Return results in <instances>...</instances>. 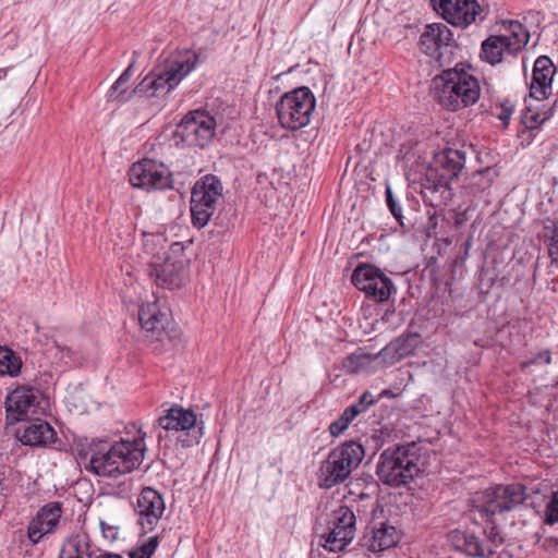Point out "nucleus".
I'll return each instance as SVG.
<instances>
[{"instance_id": "f257e3e1", "label": "nucleus", "mask_w": 558, "mask_h": 558, "mask_svg": "<svg viewBox=\"0 0 558 558\" xmlns=\"http://www.w3.org/2000/svg\"><path fill=\"white\" fill-rule=\"evenodd\" d=\"M197 61L198 56L194 51L178 52L167 59L162 70L148 73L131 92H129V82L133 65L130 64L109 88L106 95L107 102L121 106L133 96L146 98L166 96L195 69Z\"/></svg>"}, {"instance_id": "f03ea898", "label": "nucleus", "mask_w": 558, "mask_h": 558, "mask_svg": "<svg viewBox=\"0 0 558 558\" xmlns=\"http://www.w3.org/2000/svg\"><path fill=\"white\" fill-rule=\"evenodd\" d=\"M144 450L142 438H121L113 444L101 441V447L93 451L87 469L100 477L116 478L140 466Z\"/></svg>"}, {"instance_id": "7ed1b4c3", "label": "nucleus", "mask_w": 558, "mask_h": 558, "mask_svg": "<svg viewBox=\"0 0 558 558\" xmlns=\"http://www.w3.org/2000/svg\"><path fill=\"white\" fill-rule=\"evenodd\" d=\"M480 92L477 78L466 73L463 65L444 70L434 78V98L451 111L475 104Z\"/></svg>"}, {"instance_id": "20e7f679", "label": "nucleus", "mask_w": 558, "mask_h": 558, "mask_svg": "<svg viewBox=\"0 0 558 558\" xmlns=\"http://www.w3.org/2000/svg\"><path fill=\"white\" fill-rule=\"evenodd\" d=\"M364 456V447L354 440L344 441L332 448L318 468L319 487L329 489L345 482L359 468Z\"/></svg>"}, {"instance_id": "39448f33", "label": "nucleus", "mask_w": 558, "mask_h": 558, "mask_svg": "<svg viewBox=\"0 0 558 558\" xmlns=\"http://www.w3.org/2000/svg\"><path fill=\"white\" fill-rule=\"evenodd\" d=\"M418 460L414 444L388 447L379 456L376 474L385 485H407L420 473Z\"/></svg>"}, {"instance_id": "423d86ee", "label": "nucleus", "mask_w": 558, "mask_h": 558, "mask_svg": "<svg viewBox=\"0 0 558 558\" xmlns=\"http://www.w3.org/2000/svg\"><path fill=\"white\" fill-rule=\"evenodd\" d=\"M530 40V33L517 20H500L490 25V66L514 63Z\"/></svg>"}, {"instance_id": "0eeeda50", "label": "nucleus", "mask_w": 558, "mask_h": 558, "mask_svg": "<svg viewBox=\"0 0 558 558\" xmlns=\"http://www.w3.org/2000/svg\"><path fill=\"white\" fill-rule=\"evenodd\" d=\"M315 106V96L306 86L286 93L276 105L280 125L291 131L306 126L311 121Z\"/></svg>"}, {"instance_id": "6e6552de", "label": "nucleus", "mask_w": 558, "mask_h": 558, "mask_svg": "<svg viewBox=\"0 0 558 558\" xmlns=\"http://www.w3.org/2000/svg\"><path fill=\"white\" fill-rule=\"evenodd\" d=\"M159 416L158 426L166 436L173 437L184 448L197 445L203 437V422H197L194 411L180 405H172Z\"/></svg>"}, {"instance_id": "1a4fd4ad", "label": "nucleus", "mask_w": 558, "mask_h": 558, "mask_svg": "<svg viewBox=\"0 0 558 558\" xmlns=\"http://www.w3.org/2000/svg\"><path fill=\"white\" fill-rule=\"evenodd\" d=\"M420 50L444 68L453 61L457 44L451 29L444 23L427 24L420 36Z\"/></svg>"}, {"instance_id": "9d476101", "label": "nucleus", "mask_w": 558, "mask_h": 558, "mask_svg": "<svg viewBox=\"0 0 558 558\" xmlns=\"http://www.w3.org/2000/svg\"><path fill=\"white\" fill-rule=\"evenodd\" d=\"M354 287L376 303H384L397 293L392 280L374 265L361 264L351 276Z\"/></svg>"}, {"instance_id": "9b49d317", "label": "nucleus", "mask_w": 558, "mask_h": 558, "mask_svg": "<svg viewBox=\"0 0 558 558\" xmlns=\"http://www.w3.org/2000/svg\"><path fill=\"white\" fill-rule=\"evenodd\" d=\"M216 120L204 110L191 111L178 124L174 137L191 147L207 146L216 131Z\"/></svg>"}, {"instance_id": "f8f14e48", "label": "nucleus", "mask_w": 558, "mask_h": 558, "mask_svg": "<svg viewBox=\"0 0 558 558\" xmlns=\"http://www.w3.org/2000/svg\"><path fill=\"white\" fill-rule=\"evenodd\" d=\"M129 181L133 186L148 192L173 187L172 173L169 168L151 159H143L133 163L129 170Z\"/></svg>"}, {"instance_id": "ddd939ff", "label": "nucleus", "mask_w": 558, "mask_h": 558, "mask_svg": "<svg viewBox=\"0 0 558 558\" xmlns=\"http://www.w3.org/2000/svg\"><path fill=\"white\" fill-rule=\"evenodd\" d=\"M464 161V153L458 149L446 148L437 153L427 172V181H432L433 191H448L450 181L458 177ZM426 189H430V186H426Z\"/></svg>"}, {"instance_id": "4468645a", "label": "nucleus", "mask_w": 558, "mask_h": 558, "mask_svg": "<svg viewBox=\"0 0 558 558\" xmlns=\"http://www.w3.org/2000/svg\"><path fill=\"white\" fill-rule=\"evenodd\" d=\"M355 515L348 506H340L332 511L329 532L324 536V548L331 553L343 550L353 539Z\"/></svg>"}, {"instance_id": "2eb2a0df", "label": "nucleus", "mask_w": 558, "mask_h": 558, "mask_svg": "<svg viewBox=\"0 0 558 558\" xmlns=\"http://www.w3.org/2000/svg\"><path fill=\"white\" fill-rule=\"evenodd\" d=\"M147 274L157 286L169 290L180 288L185 279L183 262L172 259L168 252L153 256Z\"/></svg>"}, {"instance_id": "dca6fc26", "label": "nucleus", "mask_w": 558, "mask_h": 558, "mask_svg": "<svg viewBox=\"0 0 558 558\" xmlns=\"http://www.w3.org/2000/svg\"><path fill=\"white\" fill-rule=\"evenodd\" d=\"M410 352L405 351L404 354L399 353V351H377L374 354L365 351L353 352L347 357L343 366L351 373H375L395 364Z\"/></svg>"}, {"instance_id": "f3484780", "label": "nucleus", "mask_w": 558, "mask_h": 558, "mask_svg": "<svg viewBox=\"0 0 558 558\" xmlns=\"http://www.w3.org/2000/svg\"><path fill=\"white\" fill-rule=\"evenodd\" d=\"M434 11L453 26L466 27L480 11L476 0H430Z\"/></svg>"}, {"instance_id": "a211bd4d", "label": "nucleus", "mask_w": 558, "mask_h": 558, "mask_svg": "<svg viewBox=\"0 0 558 558\" xmlns=\"http://www.w3.org/2000/svg\"><path fill=\"white\" fill-rule=\"evenodd\" d=\"M166 509L165 500L159 492L151 487H145L140 493L135 513L137 523L144 532H151L158 525Z\"/></svg>"}, {"instance_id": "6ab92c4d", "label": "nucleus", "mask_w": 558, "mask_h": 558, "mask_svg": "<svg viewBox=\"0 0 558 558\" xmlns=\"http://www.w3.org/2000/svg\"><path fill=\"white\" fill-rule=\"evenodd\" d=\"M556 66L547 56L536 58L529 82V97L533 100H547L553 95Z\"/></svg>"}, {"instance_id": "aec40b11", "label": "nucleus", "mask_w": 558, "mask_h": 558, "mask_svg": "<svg viewBox=\"0 0 558 558\" xmlns=\"http://www.w3.org/2000/svg\"><path fill=\"white\" fill-rule=\"evenodd\" d=\"M62 515V506L51 501L43 506L35 518L29 522L27 536L33 544H37L46 534L57 530Z\"/></svg>"}, {"instance_id": "412c9836", "label": "nucleus", "mask_w": 558, "mask_h": 558, "mask_svg": "<svg viewBox=\"0 0 558 558\" xmlns=\"http://www.w3.org/2000/svg\"><path fill=\"white\" fill-rule=\"evenodd\" d=\"M39 404L37 392L32 387H17L5 400L7 412L16 421L35 414Z\"/></svg>"}, {"instance_id": "4be33fe9", "label": "nucleus", "mask_w": 558, "mask_h": 558, "mask_svg": "<svg viewBox=\"0 0 558 558\" xmlns=\"http://www.w3.org/2000/svg\"><path fill=\"white\" fill-rule=\"evenodd\" d=\"M525 487L521 484L498 485L490 489V515L513 509L525 500Z\"/></svg>"}, {"instance_id": "5701e85b", "label": "nucleus", "mask_w": 558, "mask_h": 558, "mask_svg": "<svg viewBox=\"0 0 558 558\" xmlns=\"http://www.w3.org/2000/svg\"><path fill=\"white\" fill-rule=\"evenodd\" d=\"M138 322L147 337L162 341L163 335H167L166 324L168 316L161 312L157 303H147L138 310Z\"/></svg>"}, {"instance_id": "b1692460", "label": "nucleus", "mask_w": 558, "mask_h": 558, "mask_svg": "<svg viewBox=\"0 0 558 558\" xmlns=\"http://www.w3.org/2000/svg\"><path fill=\"white\" fill-rule=\"evenodd\" d=\"M99 550L88 533L78 531L64 539L59 558H97Z\"/></svg>"}, {"instance_id": "393cba45", "label": "nucleus", "mask_w": 558, "mask_h": 558, "mask_svg": "<svg viewBox=\"0 0 558 558\" xmlns=\"http://www.w3.org/2000/svg\"><path fill=\"white\" fill-rule=\"evenodd\" d=\"M557 101L553 104L545 100L525 99V107L521 112V125L527 129L542 130L555 113Z\"/></svg>"}, {"instance_id": "a878e982", "label": "nucleus", "mask_w": 558, "mask_h": 558, "mask_svg": "<svg viewBox=\"0 0 558 558\" xmlns=\"http://www.w3.org/2000/svg\"><path fill=\"white\" fill-rule=\"evenodd\" d=\"M222 197V183L214 174H207L197 180L191 192V199L194 202L217 205L219 198Z\"/></svg>"}, {"instance_id": "bb28decb", "label": "nucleus", "mask_w": 558, "mask_h": 558, "mask_svg": "<svg viewBox=\"0 0 558 558\" xmlns=\"http://www.w3.org/2000/svg\"><path fill=\"white\" fill-rule=\"evenodd\" d=\"M56 432L49 423L43 420L31 422L20 436L23 445L39 447L50 444L54 440Z\"/></svg>"}, {"instance_id": "cd10ccee", "label": "nucleus", "mask_w": 558, "mask_h": 558, "mask_svg": "<svg viewBox=\"0 0 558 558\" xmlns=\"http://www.w3.org/2000/svg\"><path fill=\"white\" fill-rule=\"evenodd\" d=\"M399 539L400 534L393 525L380 522L378 525L373 526L372 534L366 544L372 551L379 553L396 546Z\"/></svg>"}, {"instance_id": "c85d7f7f", "label": "nucleus", "mask_w": 558, "mask_h": 558, "mask_svg": "<svg viewBox=\"0 0 558 558\" xmlns=\"http://www.w3.org/2000/svg\"><path fill=\"white\" fill-rule=\"evenodd\" d=\"M518 100L515 97H498L490 107V116L500 122L501 130L508 129L511 118L517 110Z\"/></svg>"}, {"instance_id": "c756f323", "label": "nucleus", "mask_w": 558, "mask_h": 558, "mask_svg": "<svg viewBox=\"0 0 558 558\" xmlns=\"http://www.w3.org/2000/svg\"><path fill=\"white\" fill-rule=\"evenodd\" d=\"M190 204L193 226L197 229L204 228L215 214L216 206L207 203L194 202L193 199H191Z\"/></svg>"}, {"instance_id": "7c9ffc66", "label": "nucleus", "mask_w": 558, "mask_h": 558, "mask_svg": "<svg viewBox=\"0 0 558 558\" xmlns=\"http://www.w3.org/2000/svg\"><path fill=\"white\" fill-rule=\"evenodd\" d=\"M22 359L15 351H0V375L17 376L22 367Z\"/></svg>"}, {"instance_id": "2f4dec72", "label": "nucleus", "mask_w": 558, "mask_h": 558, "mask_svg": "<svg viewBox=\"0 0 558 558\" xmlns=\"http://www.w3.org/2000/svg\"><path fill=\"white\" fill-rule=\"evenodd\" d=\"M468 555L481 557L484 555V547L480 538L474 534L465 533L463 535V544L459 545Z\"/></svg>"}, {"instance_id": "473e14b6", "label": "nucleus", "mask_w": 558, "mask_h": 558, "mask_svg": "<svg viewBox=\"0 0 558 558\" xmlns=\"http://www.w3.org/2000/svg\"><path fill=\"white\" fill-rule=\"evenodd\" d=\"M484 496L478 493H476L472 497V499H471L472 508H471L470 512L474 517V519H476V513H477L481 519V522L483 524H486V523H488V501L487 500L481 501V499Z\"/></svg>"}, {"instance_id": "72a5a7b5", "label": "nucleus", "mask_w": 558, "mask_h": 558, "mask_svg": "<svg viewBox=\"0 0 558 558\" xmlns=\"http://www.w3.org/2000/svg\"><path fill=\"white\" fill-rule=\"evenodd\" d=\"M158 547V537L151 536L142 545L135 548L131 554V558H150Z\"/></svg>"}, {"instance_id": "f704fd0d", "label": "nucleus", "mask_w": 558, "mask_h": 558, "mask_svg": "<svg viewBox=\"0 0 558 558\" xmlns=\"http://www.w3.org/2000/svg\"><path fill=\"white\" fill-rule=\"evenodd\" d=\"M385 194H386V203H387V206L390 210V213L392 214V216L395 217V219L399 222L400 226L404 227L405 223L403 221V215H402V208H401V205L399 204V202H397V199L395 198L393 194H392V190L390 187V185H387L386 186V191H385Z\"/></svg>"}, {"instance_id": "c9c22d12", "label": "nucleus", "mask_w": 558, "mask_h": 558, "mask_svg": "<svg viewBox=\"0 0 558 558\" xmlns=\"http://www.w3.org/2000/svg\"><path fill=\"white\" fill-rule=\"evenodd\" d=\"M547 246L551 264L558 265V221L553 222Z\"/></svg>"}, {"instance_id": "e433bc0d", "label": "nucleus", "mask_w": 558, "mask_h": 558, "mask_svg": "<svg viewBox=\"0 0 558 558\" xmlns=\"http://www.w3.org/2000/svg\"><path fill=\"white\" fill-rule=\"evenodd\" d=\"M545 521L548 524L558 522V490L553 494L551 499L546 506Z\"/></svg>"}, {"instance_id": "4c0bfd02", "label": "nucleus", "mask_w": 558, "mask_h": 558, "mask_svg": "<svg viewBox=\"0 0 558 558\" xmlns=\"http://www.w3.org/2000/svg\"><path fill=\"white\" fill-rule=\"evenodd\" d=\"M541 131L536 129H527L522 126V129L518 132V138L520 140V145L522 147H529L534 140L537 137Z\"/></svg>"}, {"instance_id": "58836bf2", "label": "nucleus", "mask_w": 558, "mask_h": 558, "mask_svg": "<svg viewBox=\"0 0 558 558\" xmlns=\"http://www.w3.org/2000/svg\"><path fill=\"white\" fill-rule=\"evenodd\" d=\"M375 398L369 391L363 392L359 400L352 405L359 410V413L362 414L367 411V409L375 403Z\"/></svg>"}, {"instance_id": "ea45409f", "label": "nucleus", "mask_w": 558, "mask_h": 558, "mask_svg": "<svg viewBox=\"0 0 558 558\" xmlns=\"http://www.w3.org/2000/svg\"><path fill=\"white\" fill-rule=\"evenodd\" d=\"M348 426L349 424L341 416H339L338 420L333 421L329 425V432L331 436L338 437L348 428Z\"/></svg>"}, {"instance_id": "a19ab883", "label": "nucleus", "mask_w": 558, "mask_h": 558, "mask_svg": "<svg viewBox=\"0 0 558 558\" xmlns=\"http://www.w3.org/2000/svg\"><path fill=\"white\" fill-rule=\"evenodd\" d=\"M100 527H101L102 535L106 538H108L110 541H114L117 538L118 531L114 526L108 525L106 522L100 521Z\"/></svg>"}, {"instance_id": "79ce46f5", "label": "nucleus", "mask_w": 558, "mask_h": 558, "mask_svg": "<svg viewBox=\"0 0 558 558\" xmlns=\"http://www.w3.org/2000/svg\"><path fill=\"white\" fill-rule=\"evenodd\" d=\"M357 415H360L359 410L351 404L344 409V411L342 412V414L340 416L350 425V423Z\"/></svg>"}, {"instance_id": "37998d69", "label": "nucleus", "mask_w": 558, "mask_h": 558, "mask_svg": "<svg viewBox=\"0 0 558 558\" xmlns=\"http://www.w3.org/2000/svg\"><path fill=\"white\" fill-rule=\"evenodd\" d=\"M357 415H360L359 410L351 404L344 409V411L342 412V414L340 416L350 425V423Z\"/></svg>"}, {"instance_id": "c03bdc74", "label": "nucleus", "mask_w": 558, "mask_h": 558, "mask_svg": "<svg viewBox=\"0 0 558 558\" xmlns=\"http://www.w3.org/2000/svg\"><path fill=\"white\" fill-rule=\"evenodd\" d=\"M542 546L546 550L558 553V538L554 536L545 537L542 542Z\"/></svg>"}, {"instance_id": "a18cd8bd", "label": "nucleus", "mask_w": 558, "mask_h": 558, "mask_svg": "<svg viewBox=\"0 0 558 558\" xmlns=\"http://www.w3.org/2000/svg\"><path fill=\"white\" fill-rule=\"evenodd\" d=\"M480 57L482 58V60L488 61V38H485L482 41Z\"/></svg>"}, {"instance_id": "49530a36", "label": "nucleus", "mask_w": 558, "mask_h": 558, "mask_svg": "<svg viewBox=\"0 0 558 558\" xmlns=\"http://www.w3.org/2000/svg\"><path fill=\"white\" fill-rule=\"evenodd\" d=\"M4 480H5V468L3 465H0V486L2 485Z\"/></svg>"}, {"instance_id": "de8ad7c7", "label": "nucleus", "mask_w": 558, "mask_h": 558, "mask_svg": "<svg viewBox=\"0 0 558 558\" xmlns=\"http://www.w3.org/2000/svg\"><path fill=\"white\" fill-rule=\"evenodd\" d=\"M384 349H393V350H397V349H401V345L399 344H395L393 342H390L389 344H387Z\"/></svg>"}, {"instance_id": "09e8293b", "label": "nucleus", "mask_w": 558, "mask_h": 558, "mask_svg": "<svg viewBox=\"0 0 558 558\" xmlns=\"http://www.w3.org/2000/svg\"><path fill=\"white\" fill-rule=\"evenodd\" d=\"M436 219H437V218H436V215H435V214H434V215H430V217H429V226L435 227V226H436Z\"/></svg>"}, {"instance_id": "8fccbe9b", "label": "nucleus", "mask_w": 558, "mask_h": 558, "mask_svg": "<svg viewBox=\"0 0 558 558\" xmlns=\"http://www.w3.org/2000/svg\"><path fill=\"white\" fill-rule=\"evenodd\" d=\"M53 345H56V347H57V349H63V350H66V349H68L66 347H60V345H58L56 341H53Z\"/></svg>"}, {"instance_id": "3c124183", "label": "nucleus", "mask_w": 558, "mask_h": 558, "mask_svg": "<svg viewBox=\"0 0 558 558\" xmlns=\"http://www.w3.org/2000/svg\"><path fill=\"white\" fill-rule=\"evenodd\" d=\"M0 349H1V350H4V349H10V348H9L8 345H5V344H4V345H1V344H0Z\"/></svg>"}, {"instance_id": "603ef678", "label": "nucleus", "mask_w": 558, "mask_h": 558, "mask_svg": "<svg viewBox=\"0 0 558 558\" xmlns=\"http://www.w3.org/2000/svg\"><path fill=\"white\" fill-rule=\"evenodd\" d=\"M473 239V234L470 235L469 240L466 241V244H470V241Z\"/></svg>"}, {"instance_id": "864d4df0", "label": "nucleus", "mask_w": 558, "mask_h": 558, "mask_svg": "<svg viewBox=\"0 0 558 558\" xmlns=\"http://www.w3.org/2000/svg\"><path fill=\"white\" fill-rule=\"evenodd\" d=\"M485 171H481L478 172L477 177H482L484 174ZM476 178V175L474 177V179Z\"/></svg>"}, {"instance_id": "5fc2aeb1", "label": "nucleus", "mask_w": 558, "mask_h": 558, "mask_svg": "<svg viewBox=\"0 0 558 558\" xmlns=\"http://www.w3.org/2000/svg\"><path fill=\"white\" fill-rule=\"evenodd\" d=\"M410 338H411L412 340H415V339H417V338H418V336H417V335H414V336H412V337H410Z\"/></svg>"}, {"instance_id": "6e6d98bb", "label": "nucleus", "mask_w": 558, "mask_h": 558, "mask_svg": "<svg viewBox=\"0 0 558 558\" xmlns=\"http://www.w3.org/2000/svg\"><path fill=\"white\" fill-rule=\"evenodd\" d=\"M494 532V527L490 529L489 535L492 536Z\"/></svg>"}, {"instance_id": "4d7b16f0", "label": "nucleus", "mask_w": 558, "mask_h": 558, "mask_svg": "<svg viewBox=\"0 0 558 558\" xmlns=\"http://www.w3.org/2000/svg\"><path fill=\"white\" fill-rule=\"evenodd\" d=\"M408 345H412V342H410ZM414 347H417V343H413Z\"/></svg>"}]
</instances>
